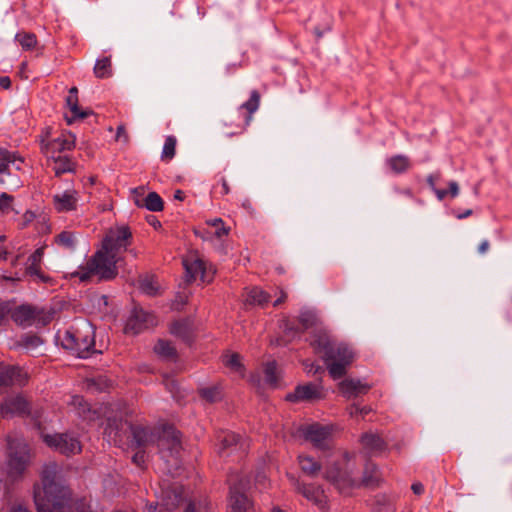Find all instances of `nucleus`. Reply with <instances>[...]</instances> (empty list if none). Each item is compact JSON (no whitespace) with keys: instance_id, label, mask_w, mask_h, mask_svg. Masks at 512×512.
I'll return each instance as SVG.
<instances>
[{"instance_id":"nucleus-1","label":"nucleus","mask_w":512,"mask_h":512,"mask_svg":"<svg viewBox=\"0 0 512 512\" xmlns=\"http://www.w3.org/2000/svg\"><path fill=\"white\" fill-rule=\"evenodd\" d=\"M132 243V233L128 226L110 229L102 240V245L85 266L71 273V278L77 277L80 282H88L92 276L99 280L109 281L118 275V264L123 260L122 253L128 251Z\"/></svg>"},{"instance_id":"nucleus-2","label":"nucleus","mask_w":512,"mask_h":512,"mask_svg":"<svg viewBox=\"0 0 512 512\" xmlns=\"http://www.w3.org/2000/svg\"><path fill=\"white\" fill-rule=\"evenodd\" d=\"M41 481L42 487H34L37 512H63L71 499V492L59 481L58 467L55 463L43 467Z\"/></svg>"},{"instance_id":"nucleus-3","label":"nucleus","mask_w":512,"mask_h":512,"mask_svg":"<svg viewBox=\"0 0 512 512\" xmlns=\"http://www.w3.org/2000/svg\"><path fill=\"white\" fill-rule=\"evenodd\" d=\"M311 345L317 353L322 354L329 375L334 380L342 378L355 359V353L348 344L337 342L326 333L315 335Z\"/></svg>"},{"instance_id":"nucleus-4","label":"nucleus","mask_w":512,"mask_h":512,"mask_svg":"<svg viewBox=\"0 0 512 512\" xmlns=\"http://www.w3.org/2000/svg\"><path fill=\"white\" fill-rule=\"evenodd\" d=\"M61 344L79 358L101 353L95 348V327L88 320H80L65 331Z\"/></svg>"},{"instance_id":"nucleus-5","label":"nucleus","mask_w":512,"mask_h":512,"mask_svg":"<svg viewBox=\"0 0 512 512\" xmlns=\"http://www.w3.org/2000/svg\"><path fill=\"white\" fill-rule=\"evenodd\" d=\"M24 159L15 152L0 148V185L8 189L21 186L20 173L23 170Z\"/></svg>"},{"instance_id":"nucleus-6","label":"nucleus","mask_w":512,"mask_h":512,"mask_svg":"<svg viewBox=\"0 0 512 512\" xmlns=\"http://www.w3.org/2000/svg\"><path fill=\"white\" fill-rule=\"evenodd\" d=\"M11 319L22 327H29L34 324L45 326L53 319V313L45 311L43 308L30 304H22L9 308Z\"/></svg>"},{"instance_id":"nucleus-7","label":"nucleus","mask_w":512,"mask_h":512,"mask_svg":"<svg viewBox=\"0 0 512 512\" xmlns=\"http://www.w3.org/2000/svg\"><path fill=\"white\" fill-rule=\"evenodd\" d=\"M39 138L40 151L47 159L64 155L65 152L72 151L75 147L74 136L62 132L60 135L52 137L50 128L43 130Z\"/></svg>"},{"instance_id":"nucleus-8","label":"nucleus","mask_w":512,"mask_h":512,"mask_svg":"<svg viewBox=\"0 0 512 512\" xmlns=\"http://www.w3.org/2000/svg\"><path fill=\"white\" fill-rule=\"evenodd\" d=\"M9 450L6 471L7 476L15 481L23 476L30 462V453L28 446L22 442H11Z\"/></svg>"},{"instance_id":"nucleus-9","label":"nucleus","mask_w":512,"mask_h":512,"mask_svg":"<svg viewBox=\"0 0 512 512\" xmlns=\"http://www.w3.org/2000/svg\"><path fill=\"white\" fill-rule=\"evenodd\" d=\"M185 269V280L188 283L200 279L204 283H210L213 280L215 270L212 266H207L206 262L196 253L190 252L182 259Z\"/></svg>"},{"instance_id":"nucleus-10","label":"nucleus","mask_w":512,"mask_h":512,"mask_svg":"<svg viewBox=\"0 0 512 512\" xmlns=\"http://www.w3.org/2000/svg\"><path fill=\"white\" fill-rule=\"evenodd\" d=\"M157 446L163 458H177L182 449L180 432L171 425L163 426L158 433Z\"/></svg>"},{"instance_id":"nucleus-11","label":"nucleus","mask_w":512,"mask_h":512,"mask_svg":"<svg viewBox=\"0 0 512 512\" xmlns=\"http://www.w3.org/2000/svg\"><path fill=\"white\" fill-rule=\"evenodd\" d=\"M259 104L260 93L257 90H253L250 94V98L240 106V110H246L247 114L243 115L241 111H239L237 115L231 117L229 125H233L236 122V118L240 121L236 124V129L228 132L227 135L233 136L243 133L250 124L253 113L258 110Z\"/></svg>"},{"instance_id":"nucleus-12","label":"nucleus","mask_w":512,"mask_h":512,"mask_svg":"<svg viewBox=\"0 0 512 512\" xmlns=\"http://www.w3.org/2000/svg\"><path fill=\"white\" fill-rule=\"evenodd\" d=\"M42 437L47 446L62 454L70 455L81 451L79 440L68 433L45 434Z\"/></svg>"},{"instance_id":"nucleus-13","label":"nucleus","mask_w":512,"mask_h":512,"mask_svg":"<svg viewBox=\"0 0 512 512\" xmlns=\"http://www.w3.org/2000/svg\"><path fill=\"white\" fill-rule=\"evenodd\" d=\"M30 413L31 404L21 393L6 397L0 404V414L3 418L24 417L30 415Z\"/></svg>"},{"instance_id":"nucleus-14","label":"nucleus","mask_w":512,"mask_h":512,"mask_svg":"<svg viewBox=\"0 0 512 512\" xmlns=\"http://www.w3.org/2000/svg\"><path fill=\"white\" fill-rule=\"evenodd\" d=\"M29 381V374L19 366H5L0 371V395L12 387H23Z\"/></svg>"},{"instance_id":"nucleus-15","label":"nucleus","mask_w":512,"mask_h":512,"mask_svg":"<svg viewBox=\"0 0 512 512\" xmlns=\"http://www.w3.org/2000/svg\"><path fill=\"white\" fill-rule=\"evenodd\" d=\"M324 477L334 484L340 492H345L348 489L359 487L358 483L353 478L352 472L342 470L337 464H333L327 468Z\"/></svg>"},{"instance_id":"nucleus-16","label":"nucleus","mask_w":512,"mask_h":512,"mask_svg":"<svg viewBox=\"0 0 512 512\" xmlns=\"http://www.w3.org/2000/svg\"><path fill=\"white\" fill-rule=\"evenodd\" d=\"M157 323L156 316L153 313L144 311L141 308H134L131 316L128 318L125 331L133 334H139Z\"/></svg>"},{"instance_id":"nucleus-17","label":"nucleus","mask_w":512,"mask_h":512,"mask_svg":"<svg viewBox=\"0 0 512 512\" xmlns=\"http://www.w3.org/2000/svg\"><path fill=\"white\" fill-rule=\"evenodd\" d=\"M228 481L230 483L229 504L232 511L246 512L251 506V502L244 492L247 483L240 480L238 484H232V477H229Z\"/></svg>"},{"instance_id":"nucleus-18","label":"nucleus","mask_w":512,"mask_h":512,"mask_svg":"<svg viewBox=\"0 0 512 512\" xmlns=\"http://www.w3.org/2000/svg\"><path fill=\"white\" fill-rule=\"evenodd\" d=\"M323 398L322 387L318 384L307 383L298 385L293 392L288 393L285 399L297 403L301 401H312Z\"/></svg>"},{"instance_id":"nucleus-19","label":"nucleus","mask_w":512,"mask_h":512,"mask_svg":"<svg viewBox=\"0 0 512 512\" xmlns=\"http://www.w3.org/2000/svg\"><path fill=\"white\" fill-rule=\"evenodd\" d=\"M129 428L132 436L131 447L144 450L150 444L157 442L159 432L141 425L130 424Z\"/></svg>"},{"instance_id":"nucleus-20","label":"nucleus","mask_w":512,"mask_h":512,"mask_svg":"<svg viewBox=\"0 0 512 512\" xmlns=\"http://www.w3.org/2000/svg\"><path fill=\"white\" fill-rule=\"evenodd\" d=\"M303 436L310 441L318 449L328 448L327 440L331 435V431L327 426L320 424L308 425L302 429Z\"/></svg>"},{"instance_id":"nucleus-21","label":"nucleus","mask_w":512,"mask_h":512,"mask_svg":"<svg viewBox=\"0 0 512 512\" xmlns=\"http://www.w3.org/2000/svg\"><path fill=\"white\" fill-rule=\"evenodd\" d=\"M79 193L75 189H68L53 196V205L57 212L66 213L77 210Z\"/></svg>"},{"instance_id":"nucleus-22","label":"nucleus","mask_w":512,"mask_h":512,"mask_svg":"<svg viewBox=\"0 0 512 512\" xmlns=\"http://www.w3.org/2000/svg\"><path fill=\"white\" fill-rule=\"evenodd\" d=\"M45 246L37 248L27 260L26 274L30 277L36 278L38 281L46 283L50 278L45 275L41 269V263L44 256Z\"/></svg>"},{"instance_id":"nucleus-23","label":"nucleus","mask_w":512,"mask_h":512,"mask_svg":"<svg viewBox=\"0 0 512 512\" xmlns=\"http://www.w3.org/2000/svg\"><path fill=\"white\" fill-rule=\"evenodd\" d=\"M339 389L346 398L350 399L368 393L371 389V385L359 379L350 378L341 381L339 383Z\"/></svg>"},{"instance_id":"nucleus-24","label":"nucleus","mask_w":512,"mask_h":512,"mask_svg":"<svg viewBox=\"0 0 512 512\" xmlns=\"http://www.w3.org/2000/svg\"><path fill=\"white\" fill-rule=\"evenodd\" d=\"M66 105L71 112V117L66 116V121L71 124L76 119H84L92 114L91 111L81 110L78 105V89L71 87L66 97Z\"/></svg>"},{"instance_id":"nucleus-25","label":"nucleus","mask_w":512,"mask_h":512,"mask_svg":"<svg viewBox=\"0 0 512 512\" xmlns=\"http://www.w3.org/2000/svg\"><path fill=\"white\" fill-rule=\"evenodd\" d=\"M219 440V454L221 456L230 455L237 449L238 445L241 449H245L244 444L241 442L240 435L234 432H223L218 436Z\"/></svg>"},{"instance_id":"nucleus-26","label":"nucleus","mask_w":512,"mask_h":512,"mask_svg":"<svg viewBox=\"0 0 512 512\" xmlns=\"http://www.w3.org/2000/svg\"><path fill=\"white\" fill-rule=\"evenodd\" d=\"M297 490L300 492L307 500L313 502L315 505L320 508H324L326 505V496L324 491L320 486H315L312 484H301L297 483Z\"/></svg>"},{"instance_id":"nucleus-27","label":"nucleus","mask_w":512,"mask_h":512,"mask_svg":"<svg viewBox=\"0 0 512 512\" xmlns=\"http://www.w3.org/2000/svg\"><path fill=\"white\" fill-rule=\"evenodd\" d=\"M361 443L364 449L371 454L380 453L387 448L386 442L378 434L374 433H364L361 436Z\"/></svg>"},{"instance_id":"nucleus-28","label":"nucleus","mask_w":512,"mask_h":512,"mask_svg":"<svg viewBox=\"0 0 512 512\" xmlns=\"http://www.w3.org/2000/svg\"><path fill=\"white\" fill-rule=\"evenodd\" d=\"M122 426V420L109 418L107 420L103 434L109 442L113 443L114 445H120L123 441V437L121 435Z\"/></svg>"},{"instance_id":"nucleus-29","label":"nucleus","mask_w":512,"mask_h":512,"mask_svg":"<svg viewBox=\"0 0 512 512\" xmlns=\"http://www.w3.org/2000/svg\"><path fill=\"white\" fill-rule=\"evenodd\" d=\"M380 482L381 475L377 465L368 461L364 467L362 480L358 485L365 487H377Z\"/></svg>"},{"instance_id":"nucleus-30","label":"nucleus","mask_w":512,"mask_h":512,"mask_svg":"<svg viewBox=\"0 0 512 512\" xmlns=\"http://www.w3.org/2000/svg\"><path fill=\"white\" fill-rule=\"evenodd\" d=\"M53 163L52 169L56 176L75 172L76 163L66 154L47 159Z\"/></svg>"},{"instance_id":"nucleus-31","label":"nucleus","mask_w":512,"mask_h":512,"mask_svg":"<svg viewBox=\"0 0 512 512\" xmlns=\"http://www.w3.org/2000/svg\"><path fill=\"white\" fill-rule=\"evenodd\" d=\"M136 206L140 208H146L152 212L162 211L164 203L162 198L156 192H150L143 198V201L136 200Z\"/></svg>"},{"instance_id":"nucleus-32","label":"nucleus","mask_w":512,"mask_h":512,"mask_svg":"<svg viewBox=\"0 0 512 512\" xmlns=\"http://www.w3.org/2000/svg\"><path fill=\"white\" fill-rule=\"evenodd\" d=\"M298 462L302 472L310 477L317 476L322 467L318 461L307 455H299Z\"/></svg>"},{"instance_id":"nucleus-33","label":"nucleus","mask_w":512,"mask_h":512,"mask_svg":"<svg viewBox=\"0 0 512 512\" xmlns=\"http://www.w3.org/2000/svg\"><path fill=\"white\" fill-rule=\"evenodd\" d=\"M387 165L392 172L401 174L406 172L410 167V159L405 155H395L387 160Z\"/></svg>"},{"instance_id":"nucleus-34","label":"nucleus","mask_w":512,"mask_h":512,"mask_svg":"<svg viewBox=\"0 0 512 512\" xmlns=\"http://www.w3.org/2000/svg\"><path fill=\"white\" fill-rule=\"evenodd\" d=\"M15 40L26 51L34 49L38 43L37 36L34 33L25 31L18 32L15 35Z\"/></svg>"},{"instance_id":"nucleus-35","label":"nucleus","mask_w":512,"mask_h":512,"mask_svg":"<svg viewBox=\"0 0 512 512\" xmlns=\"http://www.w3.org/2000/svg\"><path fill=\"white\" fill-rule=\"evenodd\" d=\"M94 74L97 78L104 79L112 76V66L110 57L98 59L94 66Z\"/></svg>"},{"instance_id":"nucleus-36","label":"nucleus","mask_w":512,"mask_h":512,"mask_svg":"<svg viewBox=\"0 0 512 512\" xmlns=\"http://www.w3.org/2000/svg\"><path fill=\"white\" fill-rule=\"evenodd\" d=\"M154 351L157 355L167 360L175 359L177 356L175 347L170 342L165 340H159L154 346Z\"/></svg>"},{"instance_id":"nucleus-37","label":"nucleus","mask_w":512,"mask_h":512,"mask_svg":"<svg viewBox=\"0 0 512 512\" xmlns=\"http://www.w3.org/2000/svg\"><path fill=\"white\" fill-rule=\"evenodd\" d=\"M177 139L173 135H169L165 138V142L161 152V160L164 162L171 161L176 154Z\"/></svg>"},{"instance_id":"nucleus-38","label":"nucleus","mask_w":512,"mask_h":512,"mask_svg":"<svg viewBox=\"0 0 512 512\" xmlns=\"http://www.w3.org/2000/svg\"><path fill=\"white\" fill-rule=\"evenodd\" d=\"M55 242L66 250H74L76 247V236L71 231H62L55 237Z\"/></svg>"},{"instance_id":"nucleus-39","label":"nucleus","mask_w":512,"mask_h":512,"mask_svg":"<svg viewBox=\"0 0 512 512\" xmlns=\"http://www.w3.org/2000/svg\"><path fill=\"white\" fill-rule=\"evenodd\" d=\"M269 300L270 295L259 287H253L248 292L247 302L250 304L265 305Z\"/></svg>"},{"instance_id":"nucleus-40","label":"nucleus","mask_w":512,"mask_h":512,"mask_svg":"<svg viewBox=\"0 0 512 512\" xmlns=\"http://www.w3.org/2000/svg\"><path fill=\"white\" fill-rule=\"evenodd\" d=\"M170 332L185 341L190 339V325L184 320L173 322L170 326Z\"/></svg>"},{"instance_id":"nucleus-41","label":"nucleus","mask_w":512,"mask_h":512,"mask_svg":"<svg viewBox=\"0 0 512 512\" xmlns=\"http://www.w3.org/2000/svg\"><path fill=\"white\" fill-rule=\"evenodd\" d=\"M140 290L149 296H156L159 292L158 283L154 280L153 277H144L139 281Z\"/></svg>"},{"instance_id":"nucleus-42","label":"nucleus","mask_w":512,"mask_h":512,"mask_svg":"<svg viewBox=\"0 0 512 512\" xmlns=\"http://www.w3.org/2000/svg\"><path fill=\"white\" fill-rule=\"evenodd\" d=\"M265 381L272 387H276L278 383L277 364L275 361L266 363L264 367Z\"/></svg>"},{"instance_id":"nucleus-43","label":"nucleus","mask_w":512,"mask_h":512,"mask_svg":"<svg viewBox=\"0 0 512 512\" xmlns=\"http://www.w3.org/2000/svg\"><path fill=\"white\" fill-rule=\"evenodd\" d=\"M70 404L77 409L78 415L84 419L90 413V407L82 396L75 395L72 397Z\"/></svg>"},{"instance_id":"nucleus-44","label":"nucleus","mask_w":512,"mask_h":512,"mask_svg":"<svg viewBox=\"0 0 512 512\" xmlns=\"http://www.w3.org/2000/svg\"><path fill=\"white\" fill-rule=\"evenodd\" d=\"M200 395L210 403L217 402L221 400L222 397L220 389L216 386L202 388L200 390Z\"/></svg>"},{"instance_id":"nucleus-45","label":"nucleus","mask_w":512,"mask_h":512,"mask_svg":"<svg viewBox=\"0 0 512 512\" xmlns=\"http://www.w3.org/2000/svg\"><path fill=\"white\" fill-rule=\"evenodd\" d=\"M223 363L226 367H229L236 372H240L242 370L240 355L237 353L225 355L223 358Z\"/></svg>"},{"instance_id":"nucleus-46","label":"nucleus","mask_w":512,"mask_h":512,"mask_svg":"<svg viewBox=\"0 0 512 512\" xmlns=\"http://www.w3.org/2000/svg\"><path fill=\"white\" fill-rule=\"evenodd\" d=\"M299 322L303 326V329H309L316 322V316L312 311L304 310L300 312Z\"/></svg>"},{"instance_id":"nucleus-47","label":"nucleus","mask_w":512,"mask_h":512,"mask_svg":"<svg viewBox=\"0 0 512 512\" xmlns=\"http://www.w3.org/2000/svg\"><path fill=\"white\" fill-rule=\"evenodd\" d=\"M207 224L214 227V235L217 238H221L224 235H227L229 233V228H226L224 225V222L221 218H215L212 220L207 221Z\"/></svg>"},{"instance_id":"nucleus-48","label":"nucleus","mask_w":512,"mask_h":512,"mask_svg":"<svg viewBox=\"0 0 512 512\" xmlns=\"http://www.w3.org/2000/svg\"><path fill=\"white\" fill-rule=\"evenodd\" d=\"M13 201L14 197L7 193H2L0 195V212L2 214H9L13 211Z\"/></svg>"},{"instance_id":"nucleus-49","label":"nucleus","mask_w":512,"mask_h":512,"mask_svg":"<svg viewBox=\"0 0 512 512\" xmlns=\"http://www.w3.org/2000/svg\"><path fill=\"white\" fill-rule=\"evenodd\" d=\"M21 343L26 349H35L39 347L43 341L37 335H28L22 338Z\"/></svg>"},{"instance_id":"nucleus-50","label":"nucleus","mask_w":512,"mask_h":512,"mask_svg":"<svg viewBox=\"0 0 512 512\" xmlns=\"http://www.w3.org/2000/svg\"><path fill=\"white\" fill-rule=\"evenodd\" d=\"M115 140L117 142H122L124 144H127L129 142V135L127 133L126 127L123 124H120L117 127Z\"/></svg>"},{"instance_id":"nucleus-51","label":"nucleus","mask_w":512,"mask_h":512,"mask_svg":"<svg viewBox=\"0 0 512 512\" xmlns=\"http://www.w3.org/2000/svg\"><path fill=\"white\" fill-rule=\"evenodd\" d=\"M145 188L144 186L136 187L131 190L132 199L134 204L136 205V200H139L140 202L143 201V198L146 197L145 195Z\"/></svg>"},{"instance_id":"nucleus-52","label":"nucleus","mask_w":512,"mask_h":512,"mask_svg":"<svg viewBox=\"0 0 512 512\" xmlns=\"http://www.w3.org/2000/svg\"><path fill=\"white\" fill-rule=\"evenodd\" d=\"M133 463H135L137 466L142 467L145 463V451L143 449H139L133 457H132Z\"/></svg>"},{"instance_id":"nucleus-53","label":"nucleus","mask_w":512,"mask_h":512,"mask_svg":"<svg viewBox=\"0 0 512 512\" xmlns=\"http://www.w3.org/2000/svg\"><path fill=\"white\" fill-rule=\"evenodd\" d=\"M441 178L440 172L433 173L427 176V183L432 191H434L436 187V181H438Z\"/></svg>"},{"instance_id":"nucleus-54","label":"nucleus","mask_w":512,"mask_h":512,"mask_svg":"<svg viewBox=\"0 0 512 512\" xmlns=\"http://www.w3.org/2000/svg\"><path fill=\"white\" fill-rule=\"evenodd\" d=\"M449 190L448 195H450L451 198H455L459 194V185L456 181H450L448 183Z\"/></svg>"},{"instance_id":"nucleus-55","label":"nucleus","mask_w":512,"mask_h":512,"mask_svg":"<svg viewBox=\"0 0 512 512\" xmlns=\"http://www.w3.org/2000/svg\"><path fill=\"white\" fill-rule=\"evenodd\" d=\"M9 314V306L6 303H0V325H2L4 319Z\"/></svg>"},{"instance_id":"nucleus-56","label":"nucleus","mask_w":512,"mask_h":512,"mask_svg":"<svg viewBox=\"0 0 512 512\" xmlns=\"http://www.w3.org/2000/svg\"><path fill=\"white\" fill-rule=\"evenodd\" d=\"M411 489L414 494L421 495L424 492V486L420 482H415L412 484Z\"/></svg>"},{"instance_id":"nucleus-57","label":"nucleus","mask_w":512,"mask_h":512,"mask_svg":"<svg viewBox=\"0 0 512 512\" xmlns=\"http://www.w3.org/2000/svg\"><path fill=\"white\" fill-rule=\"evenodd\" d=\"M0 87L3 89H9L11 87V79L8 76H1Z\"/></svg>"},{"instance_id":"nucleus-58","label":"nucleus","mask_w":512,"mask_h":512,"mask_svg":"<svg viewBox=\"0 0 512 512\" xmlns=\"http://www.w3.org/2000/svg\"><path fill=\"white\" fill-rule=\"evenodd\" d=\"M490 244L487 240H483L478 246V252L485 254L489 250Z\"/></svg>"},{"instance_id":"nucleus-59","label":"nucleus","mask_w":512,"mask_h":512,"mask_svg":"<svg viewBox=\"0 0 512 512\" xmlns=\"http://www.w3.org/2000/svg\"><path fill=\"white\" fill-rule=\"evenodd\" d=\"M433 192L439 201H442L448 195V191L445 189L436 188Z\"/></svg>"},{"instance_id":"nucleus-60","label":"nucleus","mask_w":512,"mask_h":512,"mask_svg":"<svg viewBox=\"0 0 512 512\" xmlns=\"http://www.w3.org/2000/svg\"><path fill=\"white\" fill-rule=\"evenodd\" d=\"M359 410H360V406L357 405V404H352L349 408H348V413L351 417H355L357 415H359Z\"/></svg>"},{"instance_id":"nucleus-61","label":"nucleus","mask_w":512,"mask_h":512,"mask_svg":"<svg viewBox=\"0 0 512 512\" xmlns=\"http://www.w3.org/2000/svg\"><path fill=\"white\" fill-rule=\"evenodd\" d=\"M287 298V294L286 292H284L283 290H281V295L278 299H276L273 303V306L274 307H277L278 305H280L281 303H283Z\"/></svg>"},{"instance_id":"nucleus-62","label":"nucleus","mask_w":512,"mask_h":512,"mask_svg":"<svg viewBox=\"0 0 512 512\" xmlns=\"http://www.w3.org/2000/svg\"><path fill=\"white\" fill-rule=\"evenodd\" d=\"M221 186H222V193L223 194H228L230 192V187H229V184L227 182V180L225 178H221Z\"/></svg>"},{"instance_id":"nucleus-63","label":"nucleus","mask_w":512,"mask_h":512,"mask_svg":"<svg viewBox=\"0 0 512 512\" xmlns=\"http://www.w3.org/2000/svg\"><path fill=\"white\" fill-rule=\"evenodd\" d=\"M472 213H473V211H472L471 209H467V210H465V211H464V212H462V213H458V214H456V217H457L458 219H465V218H467V217L471 216V215H472Z\"/></svg>"},{"instance_id":"nucleus-64","label":"nucleus","mask_w":512,"mask_h":512,"mask_svg":"<svg viewBox=\"0 0 512 512\" xmlns=\"http://www.w3.org/2000/svg\"><path fill=\"white\" fill-rule=\"evenodd\" d=\"M11 512H29L25 507L18 505L11 509Z\"/></svg>"}]
</instances>
